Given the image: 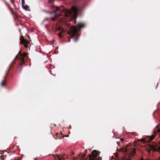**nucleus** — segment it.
Instances as JSON below:
<instances>
[{"mask_svg": "<svg viewBox=\"0 0 160 160\" xmlns=\"http://www.w3.org/2000/svg\"><path fill=\"white\" fill-rule=\"evenodd\" d=\"M85 24L84 23L82 22H79L77 25L76 26H72L70 29V31L69 33L70 35L72 36V37L74 36L78 37L79 34L78 32V29H81L84 28Z\"/></svg>", "mask_w": 160, "mask_h": 160, "instance_id": "f03ea898", "label": "nucleus"}, {"mask_svg": "<svg viewBox=\"0 0 160 160\" xmlns=\"http://www.w3.org/2000/svg\"><path fill=\"white\" fill-rule=\"evenodd\" d=\"M10 1L13 4V6L14 7H15V4H14L15 0H10Z\"/></svg>", "mask_w": 160, "mask_h": 160, "instance_id": "f8f14e48", "label": "nucleus"}, {"mask_svg": "<svg viewBox=\"0 0 160 160\" xmlns=\"http://www.w3.org/2000/svg\"><path fill=\"white\" fill-rule=\"evenodd\" d=\"M140 140L143 142H147L145 139L143 138H142Z\"/></svg>", "mask_w": 160, "mask_h": 160, "instance_id": "ddd939ff", "label": "nucleus"}, {"mask_svg": "<svg viewBox=\"0 0 160 160\" xmlns=\"http://www.w3.org/2000/svg\"><path fill=\"white\" fill-rule=\"evenodd\" d=\"M155 135H152L151 136H149V141H151L152 140L155 138Z\"/></svg>", "mask_w": 160, "mask_h": 160, "instance_id": "1a4fd4ad", "label": "nucleus"}, {"mask_svg": "<svg viewBox=\"0 0 160 160\" xmlns=\"http://www.w3.org/2000/svg\"><path fill=\"white\" fill-rule=\"evenodd\" d=\"M55 159L56 160H64V158L63 156H59L58 155H57L55 157Z\"/></svg>", "mask_w": 160, "mask_h": 160, "instance_id": "6e6552de", "label": "nucleus"}, {"mask_svg": "<svg viewBox=\"0 0 160 160\" xmlns=\"http://www.w3.org/2000/svg\"><path fill=\"white\" fill-rule=\"evenodd\" d=\"M159 125H157L156 128L155 129V130L157 131V132H158L159 133H160V129L158 128ZM159 136L160 137V134L159 135Z\"/></svg>", "mask_w": 160, "mask_h": 160, "instance_id": "9d476101", "label": "nucleus"}, {"mask_svg": "<svg viewBox=\"0 0 160 160\" xmlns=\"http://www.w3.org/2000/svg\"><path fill=\"white\" fill-rule=\"evenodd\" d=\"M20 44H23L25 48L28 47L29 42L28 40L25 39L23 36H22L20 37Z\"/></svg>", "mask_w": 160, "mask_h": 160, "instance_id": "423d86ee", "label": "nucleus"}, {"mask_svg": "<svg viewBox=\"0 0 160 160\" xmlns=\"http://www.w3.org/2000/svg\"><path fill=\"white\" fill-rule=\"evenodd\" d=\"M79 158H82L84 159L85 157V155L83 154V155H80L78 156Z\"/></svg>", "mask_w": 160, "mask_h": 160, "instance_id": "9b49d317", "label": "nucleus"}, {"mask_svg": "<svg viewBox=\"0 0 160 160\" xmlns=\"http://www.w3.org/2000/svg\"><path fill=\"white\" fill-rule=\"evenodd\" d=\"M80 160H81V159H80Z\"/></svg>", "mask_w": 160, "mask_h": 160, "instance_id": "5701e85b", "label": "nucleus"}, {"mask_svg": "<svg viewBox=\"0 0 160 160\" xmlns=\"http://www.w3.org/2000/svg\"><path fill=\"white\" fill-rule=\"evenodd\" d=\"M79 40V38H76L75 40V42H76L78 40Z\"/></svg>", "mask_w": 160, "mask_h": 160, "instance_id": "4468645a", "label": "nucleus"}, {"mask_svg": "<svg viewBox=\"0 0 160 160\" xmlns=\"http://www.w3.org/2000/svg\"><path fill=\"white\" fill-rule=\"evenodd\" d=\"M60 37H61V34L60 33Z\"/></svg>", "mask_w": 160, "mask_h": 160, "instance_id": "412c9836", "label": "nucleus"}, {"mask_svg": "<svg viewBox=\"0 0 160 160\" xmlns=\"http://www.w3.org/2000/svg\"><path fill=\"white\" fill-rule=\"evenodd\" d=\"M10 68L8 71L6 72V73L5 75L4 76V79L1 83V85L2 87H5L6 86V79L9 78L10 77L12 76L11 74H9V70Z\"/></svg>", "mask_w": 160, "mask_h": 160, "instance_id": "39448f33", "label": "nucleus"}, {"mask_svg": "<svg viewBox=\"0 0 160 160\" xmlns=\"http://www.w3.org/2000/svg\"><path fill=\"white\" fill-rule=\"evenodd\" d=\"M77 158H78V157H76V158H75V159H76Z\"/></svg>", "mask_w": 160, "mask_h": 160, "instance_id": "aec40b11", "label": "nucleus"}, {"mask_svg": "<svg viewBox=\"0 0 160 160\" xmlns=\"http://www.w3.org/2000/svg\"><path fill=\"white\" fill-rule=\"evenodd\" d=\"M70 39H69V42H70Z\"/></svg>", "mask_w": 160, "mask_h": 160, "instance_id": "6ab92c4d", "label": "nucleus"}, {"mask_svg": "<svg viewBox=\"0 0 160 160\" xmlns=\"http://www.w3.org/2000/svg\"><path fill=\"white\" fill-rule=\"evenodd\" d=\"M28 38H30V37L29 35H28Z\"/></svg>", "mask_w": 160, "mask_h": 160, "instance_id": "f3484780", "label": "nucleus"}, {"mask_svg": "<svg viewBox=\"0 0 160 160\" xmlns=\"http://www.w3.org/2000/svg\"><path fill=\"white\" fill-rule=\"evenodd\" d=\"M147 151L150 152L151 150L153 151H158L159 152L160 151V143L153 142L152 145H149L147 147Z\"/></svg>", "mask_w": 160, "mask_h": 160, "instance_id": "20e7f679", "label": "nucleus"}, {"mask_svg": "<svg viewBox=\"0 0 160 160\" xmlns=\"http://www.w3.org/2000/svg\"><path fill=\"white\" fill-rule=\"evenodd\" d=\"M22 6L23 8L24 9L26 10H28L29 11H30V7L29 6L27 5L24 6L25 3L24 0H22Z\"/></svg>", "mask_w": 160, "mask_h": 160, "instance_id": "0eeeda50", "label": "nucleus"}, {"mask_svg": "<svg viewBox=\"0 0 160 160\" xmlns=\"http://www.w3.org/2000/svg\"><path fill=\"white\" fill-rule=\"evenodd\" d=\"M50 73L51 74H52V75H53V74L52 73V72H51V70L50 71Z\"/></svg>", "mask_w": 160, "mask_h": 160, "instance_id": "a211bd4d", "label": "nucleus"}, {"mask_svg": "<svg viewBox=\"0 0 160 160\" xmlns=\"http://www.w3.org/2000/svg\"><path fill=\"white\" fill-rule=\"evenodd\" d=\"M28 57L27 55V53L23 52L22 54L20 51H19L18 54L16 56L15 59H18L20 66H22L24 64L25 62L28 60Z\"/></svg>", "mask_w": 160, "mask_h": 160, "instance_id": "7ed1b4c3", "label": "nucleus"}, {"mask_svg": "<svg viewBox=\"0 0 160 160\" xmlns=\"http://www.w3.org/2000/svg\"><path fill=\"white\" fill-rule=\"evenodd\" d=\"M74 160H75V158H74Z\"/></svg>", "mask_w": 160, "mask_h": 160, "instance_id": "4be33fe9", "label": "nucleus"}, {"mask_svg": "<svg viewBox=\"0 0 160 160\" xmlns=\"http://www.w3.org/2000/svg\"><path fill=\"white\" fill-rule=\"evenodd\" d=\"M15 63V62H14V61H13L12 62V64H14V63Z\"/></svg>", "mask_w": 160, "mask_h": 160, "instance_id": "dca6fc26", "label": "nucleus"}, {"mask_svg": "<svg viewBox=\"0 0 160 160\" xmlns=\"http://www.w3.org/2000/svg\"><path fill=\"white\" fill-rule=\"evenodd\" d=\"M87 5L86 3H85L80 6L79 8L73 6L72 7L71 10L68 9L62 6L55 7L54 12L56 15L52 18V20L55 21L58 17L62 16H63L62 21L66 20V19L68 21L71 20L73 18H76L78 16V11L83 9Z\"/></svg>", "mask_w": 160, "mask_h": 160, "instance_id": "f257e3e1", "label": "nucleus"}, {"mask_svg": "<svg viewBox=\"0 0 160 160\" xmlns=\"http://www.w3.org/2000/svg\"><path fill=\"white\" fill-rule=\"evenodd\" d=\"M120 140L122 141V142L123 143V141H124V140L122 138Z\"/></svg>", "mask_w": 160, "mask_h": 160, "instance_id": "2eb2a0df", "label": "nucleus"}]
</instances>
